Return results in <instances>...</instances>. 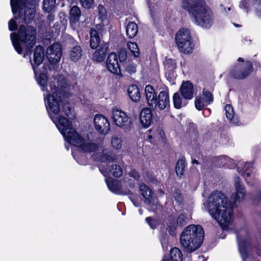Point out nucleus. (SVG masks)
I'll use <instances>...</instances> for the list:
<instances>
[{
    "label": "nucleus",
    "mask_w": 261,
    "mask_h": 261,
    "mask_svg": "<svg viewBox=\"0 0 261 261\" xmlns=\"http://www.w3.org/2000/svg\"><path fill=\"white\" fill-rule=\"evenodd\" d=\"M169 61H170L172 63H173V61H172V60H170Z\"/></svg>",
    "instance_id": "obj_55"
},
{
    "label": "nucleus",
    "mask_w": 261,
    "mask_h": 261,
    "mask_svg": "<svg viewBox=\"0 0 261 261\" xmlns=\"http://www.w3.org/2000/svg\"><path fill=\"white\" fill-rule=\"evenodd\" d=\"M108 48V45L107 43H101L93 55V60L97 62L103 61L106 56Z\"/></svg>",
    "instance_id": "obj_21"
},
{
    "label": "nucleus",
    "mask_w": 261,
    "mask_h": 261,
    "mask_svg": "<svg viewBox=\"0 0 261 261\" xmlns=\"http://www.w3.org/2000/svg\"><path fill=\"white\" fill-rule=\"evenodd\" d=\"M106 66L108 70L111 73L116 74L120 73V65L115 53H112L109 55L106 61Z\"/></svg>",
    "instance_id": "obj_16"
},
{
    "label": "nucleus",
    "mask_w": 261,
    "mask_h": 261,
    "mask_svg": "<svg viewBox=\"0 0 261 261\" xmlns=\"http://www.w3.org/2000/svg\"><path fill=\"white\" fill-rule=\"evenodd\" d=\"M252 165L251 163H245L238 167L239 172L244 177L246 182L249 184L252 179L254 178L252 173Z\"/></svg>",
    "instance_id": "obj_17"
},
{
    "label": "nucleus",
    "mask_w": 261,
    "mask_h": 261,
    "mask_svg": "<svg viewBox=\"0 0 261 261\" xmlns=\"http://www.w3.org/2000/svg\"><path fill=\"white\" fill-rule=\"evenodd\" d=\"M156 205H153L152 206V207H151V209L152 210H154L156 208Z\"/></svg>",
    "instance_id": "obj_51"
},
{
    "label": "nucleus",
    "mask_w": 261,
    "mask_h": 261,
    "mask_svg": "<svg viewBox=\"0 0 261 261\" xmlns=\"http://www.w3.org/2000/svg\"><path fill=\"white\" fill-rule=\"evenodd\" d=\"M140 190L142 196L145 199V202L147 204H150L153 201L151 197V190L145 184H142L140 186Z\"/></svg>",
    "instance_id": "obj_24"
},
{
    "label": "nucleus",
    "mask_w": 261,
    "mask_h": 261,
    "mask_svg": "<svg viewBox=\"0 0 261 261\" xmlns=\"http://www.w3.org/2000/svg\"><path fill=\"white\" fill-rule=\"evenodd\" d=\"M204 239V231L200 225H190L186 227L180 235V243L185 250L192 252L201 245Z\"/></svg>",
    "instance_id": "obj_6"
},
{
    "label": "nucleus",
    "mask_w": 261,
    "mask_h": 261,
    "mask_svg": "<svg viewBox=\"0 0 261 261\" xmlns=\"http://www.w3.org/2000/svg\"><path fill=\"white\" fill-rule=\"evenodd\" d=\"M9 29L10 31H12L16 29L17 25L14 19L12 18L10 19L8 23Z\"/></svg>",
    "instance_id": "obj_43"
},
{
    "label": "nucleus",
    "mask_w": 261,
    "mask_h": 261,
    "mask_svg": "<svg viewBox=\"0 0 261 261\" xmlns=\"http://www.w3.org/2000/svg\"><path fill=\"white\" fill-rule=\"evenodd\" d=\"M185 168V162L182 159L179 160L176 165L175 171L178 176L184 174Z\"/></svg>",
    "instance_id": "obj_35"
},
{
    "label": "nucleus",
    "mask_w": 261,
    "mask_h": 261,
    "mask_svg": "<svg viewBox=\"0 0 261 261\" xmlns=\"http://www.w3.org/2000/svg\"><path fill=\"white\" fill-rule=\"evenodd\" d=\"M130 198L136 207H138L140 205V201L139 200L138 198L132 196Z\"/></svg>",
    "instance_id": "obj_45"
},
{
    "label": "nucleus",
    "mask_w": 261,
    "mask_h": 261,
    "mask_svg": "<svg viewBox=\"0 0 261 261\" xmlns=\"http://www.w3.org/2000/svg\"><path fill=\"white\" fill-rule=\"evenodd\" d=\"M168 225L170 231L172 232H173L175 229L179 226L176 220L174 218H171L169 220Z\"/></svg>",
    "instance_id": "obj_38"
},
{
    "label": "nucleus",
    "mask_w": 261,
    "mask_h": 261,
    "mask_svg": "<svg viewBox=\"0 0 261 261\" xmlns=\"http://www.w3.org/2000/svg\"><path fill=\"white\" fill-rule=\"evenodd\" d=\"M193 86L189 81L182 83L180 92L182 97L185 99H191L193 97Z\"/></svg>",
    "instance_id": "obj_19"
},
{
    "label": "nucleus",
    "mask_w": 261,
    "mask_h": 261,
    "mask_svg": "<svg viewBox=\"0 0 261 261\" xmlns=\"http://www.w3.org/2000/svg\"><path fill=\"white\" fill-rule=\"evenodd\" d=\"M99 17L98 19L100 20V22L96 24V28L98 30H102L103 27L108 23V20L107 17V12L106 9L102 5H99L98 7Z\"/></svg>",
    "instance_id": "obj_23"
},
{
    "label": "nucleus",
    "mask_w": 261,
    "mask_h": 261,
    "mask_svg": "<svg viewBox=\"0 0 261 261\" xmlns=\"http://www.w3.org/2000/svg\"><path fill=\"white\" fill-rule=\"evenodd\" d=\"M82 55L81 48L79 46L73 47L69 54V59L73 62H76L79 60Z\"/></svg>",
    "instance_id": "obj_29"
},
{
    "label": "nucleus",
    "mask_w": 261,
    "mask_h": 261,
    "mask_svg": "<svg viewBox=\"0 0 261 261\" xmlns=\"http://www.w3.org/2000/svg\"><path fill=\"white\" fill-rule=\"evenodd\" d=\"M57 128L69 144L80 148L84 151L93 152L92 159L101 162L99 170L105 176L110 174L115 177L122 175L121 167L113 163L116 159L114 153L110 150L103 149L100 145L83 138L73 128L72 123L69 119L59 125Z\"/></svg>",
    "instance_id": "obj_2"
},
{
    "label": "nucleus",
    "mask_w": 261,
    "mask_h": 261,
    "mask_svg": "<svg viewBox=\"0 0 261 261\" xmlns=\"http://www.w3.org/2000/svg\"><path fill=\"white\" fill-rule=\"evenodd\" d=\"M146 221L149 224L152 228H154V226H153L152 223L153 222L152 219L150 217H147L146 218Z\"/></svg>",
    "instance_id": "obj_47"
},
{
    "label": "nucleus",
    "mask_w": 261,
    "mask_h": 261,
    "mask_svg": "<svg viewBox=\"0 0 261 261\" xmlns=\"http://www.w3.org/2000/svg\"><path fill=\"white\" fill-rule=\"evenodd\" d=\"M188 218L183 214H180L176 221H177L179 226L183 225L187 222Z\"/></svg>",
    "instance_id": "obj_40"
},
{
    "label": "nucleus",
    "mask_w": 261,
    "mask_h": 261,
    "mask_svg": "<svg viewBox=\"0 0 261 261\" xmlns=\"http://www.w3.org/2000/svg\"><path fill=\"white\" fill-rule=\"evenodd\" d=\"M44 57L43 48L36 47L34 54V63H32L38 84L44 92V99L49 115L57 127L70 119L71 108L68 103L63 104L62 96H68L72 86L60 75L48 79L46 70L42 72L38 70V66L43 62Z\"/></svg>",
    "instance_id": "obj_1"
},
{
    "label": "nucleus",
    "mask_w": 261,
    "mask_h": 261,
    "mask_svg": "<svg viewBox=\"0 0 261 261\" xmlns=\"http://www.w3.org/2000/svg\"><path fill=\"white\" fill-rule=\"evenodd\" d=\"M80 2L84 8L89 9L92 6L93 0H80Z\"/></svg>",
    "instance_id": "obj_41"
},
{
    "label": "nucleus",
    "mask_w": 261,
    "mask_h": 261,
    "mask_svg": "<svg viewBox=\"0 0 261 261\" xmlns=\"http://www.w3.org/2000/svg\"><path fill=\"white\" fill-rule=\"evenodd\" d=\"M127 47L134 57L136 58L139 57L140 55L139 49L136 42H128Z\"/></svg>",
    "instance_id": "obj_32"
},
{
    "label": "nucleus",
    "mask_w": 261,
    "mask_h": 261,
    "mask_svg": "<svg viewBox=\"0 0 261 261\" xmlns=\"http://www.w3.org/2000/svg\"><path fill=\"white\" fill-rule=\"evenodd\" d=\"M90 46L92 48H96L100 44V37L98 32L94 29H91L90 31Z\"/></svg>",
    "instance_id": "obj_27"
},
{
    "label": "nucleus",
    "mask_w": 261,
    "mask_h": 261,
    "mask_svg": "<svg viewBox=\"0 0 261 261\" xmlns=\"http://www.w3.org/2000/svg\"><path fill=\"white\" fill-rule=\"evenodd\" d=\"M255 198L261 203V189L258 190L256 194Z\"/></svg>",
    "instance_id": "obj_46"
},
{
    "label": "nucleus",
    "mask_w": 261,
    "mask_h": 261,
    "mask_svg": "<svg viewBox=\"0 0 261 261\" xmlns=\"http://www.w3.org/2000/svg\"><path fill=\"white\" fill-rule=\"evenodd\" d=\"M163 261H169L168 259H167L166 258V257H164L163 259Z\"/></svg>",
    "instance_id": "obj_54"
},
{
    "label": "nucleus",
    "mask_w": 261,
    "mask_h": 261,
    "mask_svg": "<svg viewBox=\"0 0 261 261\" xmlns=\"http://www.w3.org/2000/svg\"><path fill=\"white\" fill-rule=\"evenodd\" d=\"M176 42L179 50L184 53L192 52L194 47L190 32L186 29H181L177 33Z\"/></svg>",
    "instance_id": "obj_7"
},
{
    "label": "nucleus",
    "mask_w": 261,
    "mask_h": 261,
    "mask_svg": "<svg viewBox=\"0 0 261 261\" xmlns=\"http://www.w3.org/2000/svg\"><path fill=\"white\" fill-rule=\"evenodd\" d=\"M140 121L145 127H148L152 122V115L149 108H145L140 113Z\"/></svg>",
    "instance_id": "obj_18"
},
{
    "label": "nucleus",
    "mask_w": 261,
    "mask_h": 261,
    "mask_svg": "<svg viewBox=\"0 0 261 261\" xmlns=\"http://www.w3.org/2000/svg\"><path fill=\"white\" fill-rule=\"evenodd\" d=\"M142 210L141 209H140L139 210V213L140 215H142Z\"/></svg>",
    "instance_id": "obj_53"
},
{
    "label": "nucleus",
    "mask_w": 261,
    "mask_h": 261,
    "mask_svg": "<svg viewBox=\"0 0 261 261\" xmlns=\"http://www.w3.org/2000/svg\"><path fill=\"white\" fill-rule=\"evenodd\" d=\"M105 180L109 189L112 192L116 193H122L126 195L130 194V193L129 189L126 190L125 189V187L128 186L129 188H130L133 186L134 182L131 179L127 180V178L124 179L123 182L114 180L111 178H106Z\"/></svg>",
    "instance_id": "obj_10"
},
{
    "label": "nucleus",
    "mask_w": 261,
    "mask_h": 261,
    "mask_svg": "<svg viewBox=\"0 0 261 261\" xmlns=\"http://www.w3.org/2000/svg\"><path fill=\"white\" fill-rule=\"evenodd\" d=\"M129 175H131L134 178H137L138 177V173L135 170L132 171L129 173Z\"/></svg>",
    "instance_id": "obj_48"
},
{
    "label": "nucleus",
    "mask_w": 261,
    "mask_h": 261,
    "mask_svg": "<svg viewBox=\"0 0 261 261\" xmlns=\"http://www.w3.org/2000/svg\"><path fill=\"white\" fill-rule=\"evenodd\" d=\"M208 105L205 99L203 98V95L201 96L196 97L195 101V107L198 110H202L205 106Z\"/></svg>",
    "instance_id": "obj_33"
},
{
    "label": "nucleus",
    "mask_w": 261,
    "mask_h": 261,
    "mask_svg": "<svg viewBox=\"0 0 261 261\" xmlns=\"http://www.w3.org/2000/svg\"><path fill=\"white\" fill-rule=\"evenodd\" d=\"M55 4L56 0H43V9L45 12L49 13L54 10Z\"/></svg>",
    "instance_id": "obj_31"
},
{
    "label": "nucleus",
    "mask_w": 261,
    "mask_h": 261,
    "mask_svg": "<svg viewBox=\"0 0 261 261\" xmlns=\"http://www.w3.org/2000/svg\"><path fill=\"white\" fill-rule=\"evenodd\" d=\"M136 64L134 63H130L127 66L126 70L130 73H135L136 71Z\"/></svg>",
    "instance_id": "obj_42"
},
{
    "label": "nucleus",
    "mask_w": 261,
    "mask_h": 261,
    "mask_svg": "<svg viewBox=\"0 0 261 261\" xmlns=\"http://www.w3.org/2000/svg\"><path fill=\"white\" fill-rule=\"evenodd\" d=\"M238 61L240 63L236 65L231 70V74L236 79H243L251 73L253 66L250 62H244L242 58H239Z\"/></svg>",
    "instance_id": "obj_11"
},
{
    "label": "nucleus",
    "mask_w": 261,
    "mask_h": 261,
    "mask_svg": "<svg viewBox=\"0 0 261 261\" xmlns=\"http://www.w3.org/2000/svg\"><path fill=\"white\" fill-rule=\"evenodd\" d=\"M111 113V118L115 125L125 132H129L131 129L133 122L125 112L117 108H114Z\"/></svg>",
    "instance_id": "obj_8"
},
{
    "label": "nucleus",
    "mask_w": 261,
    "mask_h": 261,
    "mask_svg": "<svg viewBox=\"0 0 261 261\" xmlns=\"http://www.w3.org/2000/svg\"><path fill=\"white\" fill-rule=\"evenodd\" d=\"M173 103L175 108L180 109L186 105L178 93H175L173 96Z\"/></svg>",
    "instance_id": "obj_34"
},
{
    "label": "nucleus",
    "mask_w": 261,
    "mask_h": 261,
    "mask_svg": "<svg viewBox=\"0 0 261 261\" xmlns=\"http://www.w3.org/2000/svg\"><path fill=\"white\" fill-rule=\"evenodd\" d=\"M36 31L34 28L21 25L17 34L12 33L10 35L15 50L19 54H21L22 53L23 49H24L25 53L23 56L25 57L36 43Z\"/></svg>",
    "instance_id": "obj_4"
},
{
    "label": "nucleus",
    "mask_w": 261,
    "mask_h": 261,
    "mask_svg": "<svg viewBox=\"0 0 261 261\" xmlns=\"http://www.w3.org/2000/svg\"><path fill=\"white\" fill-rule=\"evenodd\" d=\"M164 133L163 130L160 128H152L148 131L147 138L151 142L152 139L156 140L163 138Z\"/></svg>",
    "instance_id": "obj_25"
},
{
    "label": "nucleus",
    "mask_w": 261,
    "mask_h": 261,
    "mask_svg": "<svg viewBox=\"0 0 261 261\" xmlns=\"http://www.w3.org/2000/svg\"><path fill=\"white\" fill-rule=\"evenodd\" d=\"M234 186L236 191L232 194L231 199L234 202L243 201L246 196V192L245 186L241 183L239 177L234 178Z\"/></svg>",
    "instance_id": "obj_14"
},
{
    "label": "nucleus",
    "mask_w": 261,
    "mask_h": 261,
    "mask_svg": "<svg viewBox=\"0 0 261 261\" xmlns=\"http://www.w3.org/2000/svg\"><path fill=\"white\" fill-rule=\"evenodd\" d=\"M169 106V89L167 87L163 88L156 98V101L154 104L153 108L155 110L159 109L163 110Z\"/></svg>",
    "instance_id": "obj_13"
},
{
    "label": "nucleus",
    "mask_w": 261,
    "mask_h": 261,
    "mask_svg": "<svg viewBox=\"0 0 261 261\" xmlns=\"http://www.w3.org/2000/svg\"><path fill=\"white\" fill-rule=\"evenodd\" d=\"M170 257L172 261H182V254L178 248L174 247L170 250Z\"/></svg>",
    "instance_id": "obj_30"
},
{
    "label": "nucleus",
    "mask_w": 261,
    "mask_h": 261,
    "mask_svg": "<svg viewBox=\"0 0 261 261\" xmlns=\"http://www.w3.org/2000/svg\"><path fill=\"white\" fill-rule=\"evenodd\" d=\"M81 16L80 9L77 6L72 7L69 12V21L72 28H75L78 25Z\"/></svg>",
    "instance_id": "obj_20"
},
{
    "label": "nucleus",
    "mask_w": 261,
    "mask_h": 261,
    "mask_svg": "<svg viewBox=\"0 0 261 261\" xmlns=\"http://www.w3.org/2000/svg\"><path fill=\"white\" fill-rule=\"evenodd\" d=\"M182 6L193 15L198 25L205 28L212 25L211 11L206 7L203 0H182Z\"/></svg>",
    "instance_id": "obj_5"
},
{
    "label": "nucleus",
    "mask_w": 261,
    "mask_h": 261,
    "mask_svg": "<svg viewBox=\"0 0 261 261\" xmlns=\"http://www.w3.org/2000/svg\"><path fill=\"white\" fill-rule=\"evenodd\" d=\"M138 32V28L136 23L130 21L127 23L126 27V33L129 38L135 37Z\"/></svg>",
    "instance_id": "obj_26"
},
{
    "label": "nucleus",
    "mask_w": 261,
    "mask_h": 261,
    "mask_svg": "<svg viewBox=\"0 0 261 261\" xmlns=\"http://www.w3.org/2000/svg\"><path fill=\"white\" fill-rule=\"evenodd\" d=\"M128 93L130 98L134 101H138L140 99L139 88L136 85H132L128 88Z\"/></svg>",
    "instance_id": "obj_28"
},
{
    "label": "nucleus",
    "mask_w": 261,
    "mask_h": 261,
    "mask_svg": "<svg viewBox=\"0 0 261 261\" xmlns=\"http://www.w3.org/2000/svg\"><path fill=\"white\" fill-rule=\"evenodd\" d=\"M225 111L227 118L231 120L234 116V111L232 106L230 105H226L225 107Z\"/></svg>",
    "instance_id": "obj_37"
},
{
    "label": "nucleus",
    "mask_w": 261,
    "mask_h": 261,
    "mask_svg": "<svg viewBox=\"0 0 261 261\" xmlns=\"http://www.w3.org/2000/svg\"><path fill=\"white\" fill-rule=\"evenodd\" d=\"M203 208L208 212L223 229H227L233 221L232 206L226 196L221 192L212 193L206 202L203 203Z\"/></svg>",
    "instance_id": "obj_3"
},
{
    "label": "nucleus",
    "mask_w": 261,
    "mask_h": 261,
    "mask_svg": "<svg viewBox=\"0 0 261 261\" xmlns=\"http://www.w3.org/2000/svg\"><path fill=\"white\" fill-rule=\"evenodd\" d=\"M79 163L81 164H84V163H82V162H79Z\"/></svg>",
    "instance_id": "obj_56"
},
{
    "label": "nucleus",
    "mask_w": 261,
    "mask_h": 261,
    "mask_svg": "<svg viewBox=\"0 0 261 261\" xmlns=\"http://www.w3.org/2000/svg\"><path fill=\"white\" fill-rule=\"evenodd\" d=\"M203 97L205 99L207 102L210 104L213 100V97L211 93L208 91L204 90L203 91Z\"/></svg>",
    "instance_id": "obj_39"
},
{
    "label": "nucleus",
    "mask_w": 261,
    "mask_h": 261,
    "mask_svg": "<svg viewBox=\"0 0 261 261\" xmlns=\"http://www.w3.org/2000/svg\"><path fill=\"white\" fill-rule=\"evenodd\" d=\"M127 54L126 52L124 50H121L119 53V58L121 61L125 60L126 59Z\"/></svg>",
    "instance_id": "obj_44"
},
{
    "label": "nucleus",
    "mask_w": 261,
    "mask_h": 261,
    "mask_svg": "<svg viewBox=\"0 0 261 261\" xmlns=\"http://www.w3.org/2000/svg\"><path fill=\"white\" fill-rule=\"evenodd\" d=\"M28 0H10V4L12 12L14 14L18 10L24 9V21L29 23L32 21L35 16V10L33 6L28 3Z\"/></svg>",
    "instance_id": "obj_9"
},
{
    "label": "nucleus",
    "mask_w": 261,
    "mask_h": 261,
    "mask_svg": "<svg viewBox=\"0 0 261 261\" xmlns=\"http://www.w3.org/2000/svg\"><path fill=\"white\" fill-rule=\"evenodd\" d=\"M145 94L148 105L153 108L154 104L156 101V94L152 86L148 85L145 87Z\"/></svg>",
    "instance_id": "obj_22"
},
{
    "label": "nucleus",
    "mask_w": 261,
    "mask_h": 261,
    "mask_svg": "<svg viewBox=\"0 0 261 261\" xmlns=\"http://www.w3.org/2000/svg\"><path fill=\"white\" fill-rule=\"evenodd\" d=\"M192 163L193 164H198V161H197L196 160H195V159L192 160Z\"/></svg>",
    "instance_id": "obj_50"
},
{
    "label": "nucleus",
    "mask_w": 261,
    "mask_h": 261,
    "mask_svg": "<svg viewBox=\"0 0 261 261\" xmlns=\"http://www.w3.org/2000/svg\"><path fill=\"white\" fill-rule=\"evenodd\" d=\"M256 253H257L258 255H261V251L257 250V252H256Z\"/></svg>",
    "instance_id": "obj_52"
},
{
    "label": "nucleus",
    "mask_w": 261,
    "mask_h": 261,
    "mask_svg": "<svg viewBox=\"0 0 261 261\" xmlns=\"http://www.w3.org/2000/svg\"><path fill=\"white\" fill-rule=\"evenodd\" d=\"M111 145L113 148L118 150L122 146V139L117 136H113L111 139Z\"/></svg>",
    "instance_id": "obj_36"
},
{
    "label": "nucleus",
    "mask_w": 261,
    "mask_h": 261,
    "mask_svg": "<svg viewBox=\"0 0 261 261\" xmlns=\"http://www.w3.org/2000/svg\"><path fill=\"white\" fill-rule=\"evenodd\" d=\"M48 19L50 21L53 20L54 19V16L51 14L48 15Z\"/></svg>",
    "instance_id": "obj_49"
},
{
    "label": "nucleus",
    "mask_w": 261,
    "mask_h": 261,
    "mask_svg": "<svg viewBox=\"0 0 261 261\" xmlns=\"http://www.w3.org/2000/svg\"><path fill=\"white\" fill-rule=\"evenodd\" d=\"M94 124L96 130L102 135L107 134L110 130L109 121L104 116L98 114L95 116Z\"/></svg>",
    "instance_id": "obj_12"
},
{
    "label": "nucleus",
    "mask_w": 261,
    "mask_h": 261,
    "mask_svg": "<svg viewBox=\"0 0 261 261\" xmlns=\"http://www.w3.org/2000/svg\"><path fill=\"white\" fill-rule=\"evenodd\" d=\"M62 55L61 45L56 43L49 46L47 49L46 56L48 61L51 63L58 62Z\"/></svg>",
    "instance_id": "obj_15"
}]
</instances>
